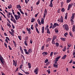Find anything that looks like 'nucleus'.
<instances>
[{"instance_id":"f257e3e1","label":"nucleus","mask_w":75,"mask_h":75,"mask_svg":"<svg viewBox=\"0 0 75 75\" xmlns=\"http://www.w3.org/2000/svg\"><path fill=\"white\" fill-rule=\"evenodd\" d=\"M63 27L64 30L65 29L67 31H68V30H69L68 26L67 24H64L63 26Z\"/></svg>"},{"instance_id":"f03ea898","label":"nucleus","mask_w":75,"mask_h":75,"mask_svg":"<svg viewBox=\"0 0 75 75\" xmlns=\"http://www.w3.org/2000/svg\"><path fill=\"white\" fill-rule=\"evenodd\" d=\"M0 60L1 63L3 64V65H4V63H3V62H4V58H3V57L1 56V54H0Z\"/></svg>"},{"instance_id":"7ed1b4c3","label":"nucleus","mask_w":75,"mask_h":75,"mask_svg":"<svg viewBox=\"0 0 75 75\" xmlns=\"http://www.w3.org/2000/svg\"><path fill=\"white\" fill-rule=\"evenodd\" d=\"M59 24L57 23H54L53 25V26L52 27V29H54L57 26H59Z\"/></svg>"},{"instance_id":"20e7f679","label":"nucleus","mask_w":75,"mask_h":75,"mask_svg":"<svg viewBox=\"0 0 75 75\" xmlns=\"http://www.w3.org/2000/svg\"><path fill=\"white\" fill-rule=\"evenodd\" d=\"M15 17L16 20H18V19H20V18H21V16L20 15H15Z\"/></svg>"},{"instance_id":"39448f33","label":"nucleus","mask_w":75,"mask_h":75,"mask_svg":"<svg viewBox=\"0 0 75 75\" xmlns=\"http://www.w3.org/2000/svg\"><path fill=\"white\" fill-rule=\"evenodd\" d=\"M38 67H37L36 69H35L34 70V73H35L36 75H37L38 74Z\"/></svg>"},{"instance_id":"423d86ee","label":"nucleus","mask_w":75,"mask_h":75,"mask_svg":"<svg viewBox=\"0 0 75 75\" xmlns=\"http://www.w3.org/2000/svg\"><path fill=\"white\" fill-rule=\"evenodd\" d=\"M13 65H15V67H17V61L16 60L15 62V60H13Z\"/></svg>"},{"instance_id":"0eeeda50","label":"nucleus","mask_w":75,"mask_h":75,"mask_svg":"<svg viewBox=\"0 0 75 75\" xmlns=\"http://www.w3.org/2000/svg\"><path fill=\"white\" fill-rule=\"evenodd\" d=\"M26 30L28 31V34H31V29L29 28H26Z\"/></svg>"},{"instance_id":"6e6552de","label":"nucleus","mask_w":75,"mask_h":75,"mask_svg":"<svg viewBox=\"0 0 75 75\" xmlns=\"http://www.w3.org/2000/svg\"><path fill=\"white\" fill-rule=\"evenodd\" d=\"M59 65L58 64H54L53 67H54L55 68H58V66Z\"/></svg>"},{"instance_id":"1a4fd4ad","label":"nucleus","mask_w":75,"mask_h":75,"mask_svg":"<svg viewBox=\"0 0 75 75\" xmlns=\"http://www.w3.org/2000/svg\"><path fill=\"white\" fill-rule=\"evenodd\" d=\"M63 21L64 18H63V17H62V16H61L60 18V23H63Z\"/></svg>"},{"instance_id":"9d476101","label":"nucleus","mask_w":75,"mask_h":75,"mask_svg":"<svg viewBox=\"0 0 75 75\" xmlns=\"http://www.w3.org/2000/svg\"><path fill=\"white\" fill-rule=\"evenodd\" d=\"M57 37L58 36H57V35H54L53 36V39L52 40H55Z\"/></svg>"},{"instance_id":"9b49d317","label":"nucleus","mask_w":75,"mask_h":75,"mask_svg":"<svg viewBox=\"0 0 75 75\" xmlns=\"http://www.w3.org/2000/svg\"><path fill=\"white\" fill-rule=\"evenodd\" d=\"M24 51L25 52V54H27V55H28V52H27V49H24Z\"/></svg>"},{"instance_id":"f8f14e48","label":"nucleus","mask_w":75,"mask_h":75,"mask_svg":"<svg viewBox=\"0 0 75 75\" xmlns=\"http://www.w3.org/2000/svg\"><path fill=\"white\" fill-rule=\"evenodd\" d=\"M44 18H42L41 19V24H44Z\"/></svg>"},{"instance_id":"ddd939ff","label":"nucleus","mask_w":75,"mask_h":75,"mask_svg":"<svg viewBox=\"0 0 75 75\" xmlns=\"http://www.w3.org/2000/svg\"><path fill=\"white\" fill-rule=\"evenodd\" d=\"M28 55L30 54V53H31L32 52V49H29L28 50Z\"/></svg>"},{"instance_id":"4468645a","label":"nucleus","mask_w":75,"mask_h":75,"mask_svg":"<svg viewBox=\"0 0 75 75\" xmlns=\"http://www.w3.org/2000/svg\"><path fill=\"white\" fill-rule=\"evenodd\" d=\"M61 40H62L63 41H66V38H60Z\"/></svg>"},{"instance_id":"2eb2a0df","label":"nucleus","mask_w":75,"mask_h":75,"mask_svg":"<svg viewBox=\"0 0 75 75\" xmlns=\"http://www.w3.org/2000/svg\"><path fill=\"white\" fill-rule=\"evenodd\" d=\"M35 18H32L31 20V23H33V22H34L35 21Z\"/></svg>"},{"instance_id":"dca6fc26","label":"nucleus","mask_w":75,"mask_h":75,"mask_svg":"<svg viewBox=\"0 0 75 75\" xmlns=\"http://www.w3.org/2000/svg\"><path fill=\"white\" fill-rule=\"evenodd\" d=\"M37 21L38 22V23L39 25H41V22L40 21V19H38L37 20Z\"/></svg>"},{"instance_id":"f3484780","label":"nucleus","mask_w":75,"mask_h":75,"mask_svg":"<svg viewBox=\"0 0 75 75\" xmlns=\"http://www.w3.org/2000/svg\"><path fill=\"white\" fill-rule=\"evenodd\" d=\"M42 55H43L44 56V55H47L48 53H47V52H44L42 53Z\"/></svg>"},{"instance_id":"a211bd4d","label":"nucleus","mask_w":75,"mask_h":75,"mask_svg":"<svg viewBox=\"0 0 75 75\" xmlns=\"http://www.w3.org/2000/svg\"><path fill=\"white\" fill-rule=\"evenodd\" d=\"M16 8H21V6H20V5L18 4V5H17L16 6Z\"/></svg>"},{"instance_id":"6ab92c4d","label":"nucleus","mask_w":75,"mask_h":75,"mask_svg":"<svg viewBox=\"0 0 75 75\" xmlns=\"http://www.w3.org/2000/svg\"><path fill=\"white\" fill-rule=\"evenodd\" d=\"M28 66L29 68H31V63L28 62Z\"/></svg>"},{"instance_id":"aec40b11","label":"nucleus","mask_w":75,"mask_h":75,"mask_svg":"<svg viewBox=\"0 0 75 75\" xmlns=\"http://www.w3.org/2000/svg\"><path fill=\"white\" fill-rule=\"evenodd\" d=\"M66 57H67V55H64L63 56L62 58V59H65L66 58Z\"/></svg>"},{"instance_id":"412c9836","label":"nucleus","mask_w":75,"mask_h":75,"mask_svg":"<svg viewBox=\"0 0 75 75\" xmlns=\"http://www.w3.org/2000/svg\"><path fill=\"white\" fill-rule=\"evenodd\" d=\"M61 56H59L57 57L56 59H55V61H58V60H59V58H61Z\"/></svg>"},{"instance_id":"4be33fe9","label":"nucleus","mask_w":75,"mask_h":75,"mask_svg":"<svg viewBox=\"0 0 75 75\" xmlns=\"http://www.w3.org/2000/svg\"><path fill=\"white\" fill-rule=\"evenodd\" d=\"M71 4H69L68 6L67 10H68V11L69 10V9L71 8Z\"/></svg>"},{"instance_id":"5701e85b","label":"nucleus","mask_w":75,"mask_h":75,"mask_svg":"<svg viewBox=\"0 0 75 75\" xmlns=\"http://www.w3.org/2000/svg\"><path fill=\"white\" fill-rule=\"evenodd\" d=\"M67 49V47L66 46H64V49H63L62 51L63 52H65L66 51V49Z\"/></svg>"},{"instance_id":"b1692460","label":"nucleus","mask_w":75,"mask_h":75,"mask_svg":"<svg viewBox=\"0 0 75 75\" xmlns=\"http://www.w3.org/2000/svg\"><path fill=\"white\" fill-rule=\"evenodd\" d=\"M50 4L49 5V6L51 7H53V4H52V2H50Z\"/></svg>"},{"instance_id":"393cba45","label":"nucleus","mask_w":75,"mask_h":75,"mask_svg":"<svg viewBox=\"0 0 75 75\" xmlns=\"http://www.w3.org/2000/svg\"><path fill=\"white\" fill-rule=\"evenodd\" d=\"M67 17H68V13H67L65 14V20H67Z\"/></svg>"},{"instance_id":"a878e982","label":"nucleus","mask_w":75,"mask_h":75,"mask_svg":"<svg viewBox=\"0 0 75 75\" xmlns=\"http://www.w3.org/2000/svg\"><path fill=\"white\" fill-rule=\"evenodd\" d=\"M42 34H44V27L43 26L42 27Z\"/></svg>"},{"instance_id":"bb28decb","label":"nucleus","mask_w":75,"mask_h":75,"mask_svg":"<svg viewBox=\"0 0 75 75\" xmlns=\"http://www.w3.org/2000/svg\"><path fill=\"white\" fill-rule=\"evenodd\" d=\"M52 43L53 44L55 45V40L52 39Z\"/></svg>"},{"instance_id":"cd10ccee","label":"nucleus","mask_w":75,"mask_h":75,"mask_svg":"<svg viewBox=\"0 0 75 75\" xmlns=\"http://www.w3.org/2000/svg\"><path fill=\"white\" fill-rule=\"evenodd\" d=\"M50 25H51L49 28L50 29H51V28H52V27L53 26V23H51Z\"/></svg>"},{"instance_id":"c85d7f7f","label":"nucleus","mask_w":75,"mask_h":75,"mask_svg":"<svg viewBox=\"0 0 75 75\" xmlns=\"http://www.w3.org/2000/svg\"><path fill=\"white\" fill-rule=\"evenodd\" d=\"M36 31L38 34H40V32L38 31V28L37 27H36Z\"/></svg>"},{"instance_id":"c756f323","label":"nucleus","mask_w":75,"mask_h":75,"mask_svg":"<svg viewBox=\"0 0 75 75\" xmlns=\"http://www.w3.org/2000/svg\"><path fill=\"white\" fill-rule=\"evenodd\" d=\"M69 34L70 37H73V35H72V32L70 31L69 33Z\"/></svg>"},{"instance_id":"7c9ffc66","label":"nucleus","mask_w":75,"mask_h":75,"mask_svg":"<svg viewBox=\"0 0 75 75\" xmlns=\"http://www.w3.org/2000/svg\"><path fill=\"white\" fill-rule=\"evenodd\" d=\"M75 26L74 25H73V28H72V31H73V32H74L75 30Z\"/></svg>"},{"instance_id":"2f4dec72","label":"nucleus","mask_w":75,"mask_h":75,"mask_svg":"<svg viewBox=\"0 0 75 75\" xmlns=\"http://www.w3.org/2000/svg\"><path fill=\"white\" fill-rule=\"evenodd\" d=\"M51 40H52V39L51 38H48L47 40V42H49V41H51Z\"/></svg>"},{"instance_id":"473e14b6","label":"nucleus","mask_w":75,"mask_h":75,"mask_svg":"<svg viewBox=\"0 0 75 75\" xmlns=\"http://www.w3.org/2000/svg\"><path fill=\"white\" fill-rule=\"evenodd\" d=\"M48 27H49V25H48L45 27V30H48V29H49V28H48Z\"/></svg>"},{"instance_id":"72a5a7b5","label":"nucleus","mask_w":75,"mask_h":75,"mask_svg":"<svg viewBox=\"0 0 75 75\" xmlns=\"http://www.w3.org/2000/svg\"><path fill=\"white\" fill-rule=\"evenodd\" d=\"M47 33L48 34H50V29H47Z\"/></svg>"},{"instance_id":"f704fd0d","label":"nucleus","mask_w":75,"mask_h":75,"mask_svg":"<svg viewBox=\"0 0 75 75\" xmlns=\"http://www.w3.org/2000/svg\"><path fill=\"white\" fill-rule=\"evenodd\" d=\"M40 0H38V1L36 3V5H38V4H40Z\"/></svg>"},{"instance_id":"c9c22d12","label":"nucleus","mask_w":75,"mask_h":75,"mask_svg":"<svg viewBox=\"0 0 75 75\" xmlns=\"http://www.w3.org/2000/svg\"><path fill=\"white\" fill-rule=\"evenodd\" d=\"M55 45H56L57 47H59V43H58V42H56L55 44Z\"/></svg>"},{"instance_id":"e433bc0d","label":"nucleus","mask_w":75,"mask_h":75,"mask_svg":"<svg viewBox=\"0 0 75 75\" xmlns=\"http://www.w3.org/2000/svg\"><path fill=\"white\" fill-rule=\"evenodd\" d=\"M70 21L71 22V24H73L74 23V21L72 19H70Z\"/></svg>"},{"instance_id":"4c0bfd02","label":"nucleus","mask_w":75,"mask_h":75,"mask_svg":"<svg viewBox=\"0 0 75 75\" xmlns=\"http://www.w3.org/2000/svg\"><path fill=\"white\" fill-rule=\"evenodd\" d=\"M18 37L20 40H21V35L18 36Z\"/></svg>"},{"instance_id":"58836bf2","label":"nucleus","mask_w":75,"mask_h":75,"mask_svg":"<svg viewBox=\"0 0 75 75\" xmlns=\"http://www.w3.org/2000/svg\"><path fill=\"white\" fill-rule=\"evenodd\" d=\"M7 24H7V25H8V26L9 27H11V25H10V24H9V23H7Z\"/></svg>"},{"instance_id":"ea45409f","label":"nucleus","mask_w":75,"mask_h":75,"mask_svg":"<svg viewBox=\"0 0 75 75\" xmlns=\"http://www.w3.org/2000/svg\"><path fill=\"white\" fill-rule=\"evenodd\" d=\"M12 7V5H11L10 4L9 6H8V8L9 9L11 8Z\"/></svg>"},{"instance_id":"a19ab883","label":"nucleus","mask_w":75,"mask_h":75,"mask_svg":"<svg viewBox=\"0 0 75 75\" xmlns=\"http://www.w3.org/2000/svg\"><path fill=\"white\" fill-rule=\"evenodd\" d=\"M13 22L15 24H17V23H16V20L15 18L13 19Z\"/></svg>"},{"instance_id":"79ce46f5","label":"nucleus","mask_w":75,"mask_h":75,"mask_svg":"<svg viewBox=\"0 0 75 75\" xmlns=\"http://www.w3.org/2000/svg\"><path fill=\"white\" fill-rule=\"evenodd\" d=\"M61 11L62 12H65V8H62Z\"/></svg>"},{"instance_id":"37998d69","label":"nucleus","mask_w":75,"mask_h":75,"mask_svg":"<svg viewBox=\"0 0 75 75\" xmlns=\"http://www.w3.org/2000/svg\"><path fill=\"white\" fill-rule=\"evenodd\" d=\"M27 41H25L24 42V44H25V45L26 46H27L28 45H27Z\"/></svg>"},{"instance_id":"c03bdc74","label":"nucleus","mask_w":75,"mask_h":75,"mask_svg":"<svg viewBox=\"0 0 75 75\" xmlns=\"http://www.w3.org/2000/svg\"><path fill=\"white\" fill-rule=\"evenodd\" d=\"M54 53L53 52H51L50 53V57H52V55L53 54V53Z\"/></svg>"},{"instance_id":"a18cd8bd","label":"nucleus","mask_w":75,"mask_h":75,"mask_svg":"<svg viewBox=\"0 0 75 75\" xmlns=\"http://www.w3.org/2000/svg\"><path fill=\"white\" fill-rule=\"evenodd\" d=\"M64 36L65 37H67V35H68V33L66 32L64 34Z\"/></svg>"},{"instance_id":"49530a36","label":"nucleus","mask_w":75,"mask_h":75,"mask_svg":"<svg viewBox=\"0 0 75 75\" xmlns=\"http://www.w3.org/2000/svg\"><path fill=\"white\" fill-rule=\"evenodd\" d=\"M54 31L55 32V33H58V29H56L55 30H54Z\"/></svg>"},{"instance_id":"de8ad7c7","label":"nucleus","mask_w":75,"mask_h":75,"mask_svg":"<svg viewBox=\"0 0 75 75\" xmlns=\"http://www.w3.org/2000/svg\"><path fill=\"white\" fill-rule=\"evenodd\" d=\"M12 24V28L13 29H14V28H15V26H14V25H13V23H11Z\"/></svg>"},{"instance_id":"09e8293b","label":"nucleus","mask_w":75,"mask_h":75,"mask_svg":"<svg viewBox=\"0 0 75 75\" xmlns=\"http://www.w3.org/2000/svg\"><path fill=\"white\" fill-rule=\"evenodd\" d=\"M9 33L11 34V35H14V33H13V32H11L10 31H9Z\"/></svg>"},{"instance_id":"8fccbe9b","label":"nucleus","mask_w":75,"mask_h":75,"mask_svg":"<svg viewBox=\"0 0 75 75\" xmlns=\"http://www.w3.org/2000/svg\"><path fill=\"white\" fill-rule=\"evenodd\" d=\"M44 49V46L42 45L41 48V50H43Z\"/></svg>"},{"instance_id":"3c124183","label":"nucleus","mask_w":75,"mask_h":75,"mask_svg":"<svg viewBox=\"0 0 75 75\" xmlns=\"http://www.w3.org/2000/svg\"><path fill=\"white\" fill-rule=\"evenodd\" d=\"M71 0H67V3H69L71 2Z\"/></svg>"},{"instance_id":"603ef678","label":"nucleus","mask_w":75,"mask_h":75,"mask_svg":"<svg viewBox=\"0 0 75 75\" xmlns=\"http://www.w3.org/2000/svg\"><path fill=\"white\" fill-rule=\"evenodd\" d=\"M4 45L5 46V47H6V48H7V43H6L5 42L4 43Z\"/></svg>"},{"instance_id":"864d4df0","label":"nucleus","mask_w":75,"mask_h":75,"mask_svg":"<svg viewBox=\"0 0 75 75\" xmlns=\"http://www.w3.org/2000/svg\"><path fill=\"white\" fill-rule=\"evenodd\" d=\"M17 13L18 15V16H21V13H20L19 12H17Z\"/></svg>"},{"instance_id":"5fc2aeb1","label":"nucleus","mask_w":75,"mask_h":75,"mask_svg":"<svg viewBox=\"0 0 75 75\" xmlns=\"http://www.w3.org/2000/svg\"><path fill=\"white\" fill-rule=\"evenodd\" d=\"M47 13V9H45L44 11V13L45 14V13Z\"/></svg>"},{"instance_id":"6e6d98bb","label":"nucleus","mask_w":75,"mask_h":75,"mask_svg":"<svg viewBox=\"0 0 75 75\" xmlns=\"http://www.w3.org/2000/svg\"><path fill=\"white\" fill-rule=\"evenodd\" d=\"M11 31L12 32L13 34H14V30L13 29H11Z\"/></svg>"},{"instance_id":"4d7b16f0","label":"nucleus","mask_w":75,"mask_h":75,"mask_svg":"<svg viewBox=\"0 0 75 75\" xmlns=\"http://www.w3.org/2000/svg\"><path fill=\"white\" fill-rule=\"evenodd\" d=\"M45 16H46V15L45 13H44L43 15V18L45 19Z\"/></svg>"},{"instance_id":"13d9d810","label":"nucleus","mask_w":75,"mask_h":75,"mask_svg":"<svg viewBox=\"0 0 75 75\" xmlns=\"http://www.w3.org/2000/svg\"><path fill=\"white\" fill-rule=\"evenodd\" d=\"M54 55H56V54H58V52H57V51L56 52H54Z\"/></svg>"},{"instance_id":"bf43d9fd","label":"nucleus","mask_w":75,"mask_h":75,"mask_svg":"<svg viewBox=\"0 0 75 75\" xmlns=\"http://www.w3.org/2000/svg\"><path fill=\"white\" fill-rule=\"evenodd\" d=\"M48 62V59H46L45 61V63H47V62Z\"/></svg>"},{"instance_id":"052dcab7","label":"nucleus","mask_w":75,"mask_h":75,"mask_svg":"<svg viewBox=\"0 0 75 75\" xmlns=\"http://www.w3.org/2000/svg\"><path fill=\"white\" fill-rule=\"evenodd\" d=\"M50 63V62H48L47 63H46V65L47 66H48L49 64Z\"/></svg>"},{"instance_id":"680f3d73","label":"nucleus","mask_w":75,"mask_h":75,"mask_svg":"<svg viewBox=\"0 0 75 75\" xmlns=\"http://www.w3.org/2000/svg\"><path fill=\"white\" fill-rule=\"evenodd\" d=\"M8 47H9V49L10 50H12V49L11 48V47H10V45H8Z\"/></svg>"},{"instance_id":"e2e57ef3","label":"nucleus","mask_w":75,"mask_h":75,"mask_svg":"<svg viewBox=\"0 0 75 75\" xmlns=\"http://www.w3.org/2000/svg\"><path fill=\"white\" fill-rule=\"evenodd\" d=\"M74 17L72 16L70 18V20H74Z\"/></svg>"},{"instance_id":"0e129e2a","label":"nucleus","mask_w":75,"mask_h":75,"mask_svg":"<svg viewBox=\"0 0 75 75\" xmlns=\"http://www.w3.org/2000/svg\"><path fill=\"white\" fill-rule=\"evenodd\" d=\"M23 65L22 64H21L20 66V67L19 68L20 69H21L22 68V67H23Z\"/></svg>"},{"instance_id":"69168bd1","label":"nucleus","mask_w":75,"mask_h":75,"mask_svg":"<svg viewBox=\"0 0 75 75\" xmlns=\"http://www.w3.org/2000/svg\"><path fill=\"white\" fill-rule=\"evenodd\" d=\"M75 13H73L72 14V16L74 17H75Z\"/></svg>"},{"instance_id":"338daca9","label":"nucleus","mask_w":75,"mask_h":75,"mask_svg":"<svg viewBox=\"0 0 75 75\" xmlns=\"http://www.w3.org/2000/svg\"><path fill=\"white\" fill-rule=\"evenodd\" d=\"M21 54H24V51H23V50H21Z\"/></svg>"},{"instance_id":"774afa93","label":"nucleus","mask_w":75,"mask_h":75,"mask_svg":"<svg viewBox=\"0 0 75 75\" xmlns=\"http://www.w3.org/2000/svg\"><path fill=\"white\" fill-rule=\"evenodd\" d=\"M7 21H8L9 23L10 24H11V22L10 21V20H9V19H8V18L7 19Z\"/></svg>"}]
</instances>
